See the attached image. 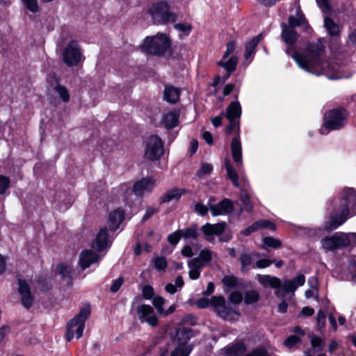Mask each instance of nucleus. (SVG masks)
Segmentation results:
<instances>
[{
    "label": "nucleus",
    "mask_w": 356,
    "mask_h": 356,
    "mask_svg": "<svg viewBox=\"0 0 356 356\" xmlns=\"http://www.w3.org/2000/svg\"><path fill=\"white\" fill-rule=\"evenodd\" d=\"M324 49L319 39L317 43L309 46L307 54L295 52L291 55L289 49L286 53L294 59L299 67L309 73L317 76L323 74L330 79L349 78L350 73L345 64L321 60Z\"/></svg>",
    "instance_id": "1"
},
{
    "label": "nucleus",
    "mask_w": 356,
    "mask_h": 356,
    "mask_svg": "<svg viewBox=\"0 0 356 356\" xmlns=\"http://www.w3.org/2000/svg\"><path fill=\"white\" fill-rule=\"evenodd\" d=\"M356 215V191L353 188H344L341 199L337 203L330 220L325 225L327 230L332 231L343 224L348 218Z\"/></svg>",
    "instance_id": "2"
},
{
    "label": "nucleus",
    "mask_w": 356,
    "mask_h": 356,
    "mask_svg": "<svg viewBox=\"0 0 356 356\" xmlns=\"http://www.w3.org/2000/svg\"><path fill=\"white\" fill-rule=\"evenodd\" d=\"M148 13L155 24H165L177 20V15L171 10L166 1L154 2L148 6Z\"/></svg>",
    "instance_id": "3"
},
{
    "label": "nucleus",
    "mask_w": 356,
    "mask_h": 356,
    "mask_svg": "<svg viewBox=\"0 0 356 356\" xmlns=\"http://www.w3.org/2000/svg\"><path fill=\"white\" fill-rule=\"evenodd\" d=\"M322 248L326 251H332L339 248L356 245V233L346 234L338 232L321 240Z\"/></svg>",
    "instance_id": "4"
},
{
    "label": "nucleus",
    "mask_w": 356,
    "mask_h": 356,
    "mask_svg": "<svg viewBox=\"0 0 356 356\" xmlns=\"http://www.w3.org/2000/svg\"><path fill=\"white\" fill-rule=\"evenodd\" d=\"M170 42L166 34L158 33L154 36H147L141 48L151 55H163L170 47Z\"/></svg>",
    "instance_id": "5"
},
{
    "label": "nucleus",
    "mask_w": 356,
    "mask_h": 356,
    "mask_svg": "<svg viewBox=\"0 0 356 356\" xmlns=\"http://www.w3.org/2000/svg\"><path fill=\"white\" fill-rule=\"evenodd\" d=\"M348 112L343 108H334L327 111L324 115L323 127L320 129L322 134L328 131L339 130L343 128L347 122Z\"/></svg>",
    "instance_id": "6"
},
{
    "label": "nucleus",
    "mask_w": 356,
    "mask_h": 356,
    "mask_svg": "<svg viewBox=\"0 0 356 356\" xmlns=\"http://www.w3.org/2000/svg\"><path fill=\"white\" fill-rule=\"evenodd\" d=\"M90 314V307L87 305L80 309L79 313L72 318L67 325L66 339L70 341L75 336L77 339L82 337L85 322Z\"/></svg>",
    "instance_id": "7"
},
{
    "label": "nucleus",
    "mask_w": 356,
    "mask_h": 356,
    "mask_svg": "<svg viewBox=\"0 0 356 356\" xmlns=\"http://www.w3.org/2000/svg\"><path fill=\"white\" fill-rule=\"evenodd\" d=\"M211 305L218 312V315L225 320L233 321L236 317L240 316L239 313L226 305L225 299L221 296H213L211 298Z\"/></svg>",
    "instance_id": "8"
},
{
    "label": "nucleus",
    "mask_w": 356,
    "mask_h": 356,
    "mask_svg": "<svg viewBox=\"0 0 356 356\" xmlns=\"http://www.w3.org/2000/svg\"><path fill=\"white\" fill-rule=\"evenodd\" d=\"M82 58L81 49L76 41H71L67 44L63 52L64 63L70 67L76 66Z\"/></svg>",
    "instance_id": "9"
},
{
    "label": "nucleus",
    "mask_w": 356,
    "mask_h": 356,
    "mask_svg": "<svg viewBox=\"0 0 356 356\" xmlns=\"http://www.w3.org/2000/svg\"><path fill=\"white\" fill-rule=\"evenodd\" d=\"M138 319L141 323H147L152 327H156L159 323V318L154 309L149 305H140L136 309Z\"/></svg>",
    "instance_id": "10"
},
{
    "label": "nucleus",
    "mask_w": 356,
    "mask_h": 356,
    "mask_svg": "<svg viewBox=\"0 0 356 356\" xmlns=\"http://www.w3.org/2000/svg\"><path fill=\"white\" fill-rule=\"evenodd\" d=\"M241 115V107L238 102H232L226 111V117L229 122V126L227 128V133L231 134L234 129H238V122L237 119H239Z\"/></svg>",
    "instance_id": "11"
},
{
    "label": "nucleus",
    "mask_w": 356,
    "mask_h": 356,
    "mask_svg": "<svg viewBox=\"0 0 356 356\" xmlns=\"http://www.w3.org/2000/svg\"><path fill=\"white\" fill-rule=\"evenodd\" d=\"M225 222H219L216 224L206 223L201 227V231L203 233L205 239L209 243L214 242V237L220 236L225 231Z\"/></svg>",
    "instance_id": "12"
},
{
    "label": "nucleus",
    "mask_w": 356,
    "mask_h": 356,
    "mask_svg": "<svg viewBox=\"0 0 356 356\" xmlns=\"http://www.w3.org/2000/svg\"><path fill=\"white\" fill-rule=\"evenodd\" d=\"M164 154L163 145L156 136L148 137L145 141V156H163Z\"/></svg>",
    "instance_id": "13"
},
{
    "label": "nucleus",
    "mask_w": 356,
    "mask_h": 356,
    "mask_svg": "<svg viewBox=\"0 0 356 356\" xmlns=\"http://www.w3.org/2000/svg\"><path fill=\"white\" fill-rule=\"evenodd\" d=\"M209 200V209L212 216H218L229 213L233 211L234 207L232 202L229 199H224L217 204H211Z\"/></svg>",
    "instance_id": "14"
},
{
    "label": "nucleus",
    "mask_w": 356,
    "mask_h": 356,
    "mask_svg": "<svg viewBox=\"0 0 356 356\" xmlns=\"http://www.w3.org/2000/svg\"><path fill=\"white\" fill-rule=\"evenodd\" d=\"M154 185L155 181L152 178H143L135 183L133 186V192L137 196H143L146 193L151 192Z\"/></svg>",
    "instance_id": "15"
},
{
    "label": "nucleus",
    "mask_w": 356,
    "mask_h": 356,
    "mask_svg": "<svg viewBox=\"0 0 356 356\" xmlns=\"http://www.w3.org/2000/svg\"><path fill=\"white\" fill-rule=\"evenodd\" d=\"M18 291L22 296V303L27 309L30 308L33 302V298L31 295L29 284L25 280L19 279Z\"/></svg>",
    "instance_id": "16"
},
{
    "label": "nucleus",
    "mask_w": 356,
    "mask_h": 356,
    "mask_svg": "<svg viewBox=\"0 0 356 356\" xmlns=\"http://www.w3.org/2000/svg\"><path fill=\"white\" fill-rule=\"evenodd\" d=\"M108 237V233L107 229H100L92 243V248L99 252L107 248L110 245V241Z\"/></svg>",
    "instance_id": "17"
},
{
    "label": "nucleus",
    "mask_w": 356,
    "mask_h": 356,
    "mask_svg": "<svg viewBox=\"0 0 356 356\" xmlns=\"http://www.w3.org/2000/svg\"><path fill=\"white\" fill-rule=\"evenodd\" d=\"M99 259L98 254L92 250H86L81 252L79 257V264L82 269L88 268L91 264L97 262Z\"/></svg>",
    "instance_id": "18"
},
{
    "label": "nucleus",
    "mask_w": 356,
    "mask_h": 356,
    "mask_svg": "<svg viewBox=\"0 0 356 356\" xmlns=\"http://www.w3.org/2000/svg\"><path fill=\"white\" fill-rule=\"evenodd\" d=\"M193 335V332L191 328H179L176 331L173 341L177 343L178 346H190L188 344V341L191 339Z\"/></svg>",
    "instance_id": "19"
},
{
    "label": "nucleus",
    "mask_w": 356,
    "mask_h": 356,
    "mask_svg": "<svg viewBox=\"0 0 356 356\" xmlns=\"http://www.w3.org/2000/svg\"><path fill=\"white\" fill-rule=\"evenodd\" d=\"M305 277L302 274L296 276L293 280H286L282 284L285 293L294 292L298 286L304 285Z\"/></svg>",
    "instance_id": "20"
},
{
    "label": "nucleus",
    "mask_w": 356,
    "mask_h": 356,
    "mask_svg": "<svg viewBox=\"0 0 356 356\" xmlns=\"http://www.w3.org/2000/svg\"><path fill=\"white\" fill-rule=\"evenodd\" d=\"M281 37L285 44L291 45L297 41L298 35L295 31L294 28L288 26L286 24L283 23L282 24Z\"/></svg>",
    "instance_id": "21"
},
{
    "label": "nucleus",
    "mask_w": 356,
    "mask_h": 356,
    "mask_svg": "<svg viewBox=\"0 0 356 356\" xmlns=\"http://www.w3.org/2000/svg\"><path fill=\"white\" fill-rule=\"evenodd\" d=\"M262 38L263 35L260 33L246 43L244 58L246 60H249L248 63L252 61L255 54V49Z\"/></svg>",
    "instance_id": "22"
},
{
    "label": "nucleus",
    "mask_w": 356,
    "mask_h": 356,
    "mask_svg": "<svg viewBox=\"0 0 356 356\" xmlns=\"http://www.w3.org/2000/svg\"><path fill=\"white\" fill-rule=\"evenodd\" d=\"M259 254L256 252L242 253L239 259L241 264V270L243 272H247L250 268H252V266L255 265V264H254V259L259 257Z\"/></svg>",
    "instance_id": "23"
},
{
    "label": "nucleus",
    "mask_w": 356,
    "mask_h": 356,
    "mask_svg": "<svg viewBox=\"0 0 356 356\" xmlns=\"http://www.w3.org/2000/svg\"><path fill=\"white\" fill-rule=\"evenodd\" d=\"M258 282L264 286H270L273 289H279L281 286V280L269 275H257Z\"/></svg>",
    "instance_id": "24"
},
{
    "label": "nucleus",
    "mask_w": 356,
    "mask_h": 356,
    "mask_svg": "<svg viewBox=\"0 0 356 356\" xmlns=\"http://www.w3.org/2000/svg\"><path fill=\"white\" fill-rule=\"evenodd\" d=\"M258 282L264 286H270L273 289H279L281 286V280L269 275H257Z\"/></svg>",
    "instance_id": "25"
},
{
    "label": "nucleus",
    "mask_w": 356,
    "mask_h": 356,
    "mask_svg": "<svg viewBox=\"0 0 356 356\" xmlns=\"http://www.w3.org/2000/svg\"><path fill=\"white\" fill-rule=\"evenodd\" d=\"M186 192L185 189L179 188H173L169 191H168L165 194H163L160 198L161 203H166L169 202L174 200H179L183 194Z\"/></svg>",
    "instance_id": "26"
},
{
    "label": "nucleus",
    "mask_w": 356,
    "mask_h": 356,
    "mask_svg": "<svg viewBox=\"0 0 356 356\" xmlns=\"http://www.w3.org/2000/svg\"><path fill=\"white\" fill-rule=\"evenodd\" d=\"M180 93L181 91L179 88L171 86H167L164 90L163 98L166 102L170 104H175L179 100Z\"/></svg>",
    "instance_id": "27"
},
{
    "label": "nucleus",
    "mask_w": 356,
    "mask_h": 356,
    "mask_svg": "<svg viewBox=\"0 0 356 356\" xmlns=\"http://www.w3.org/2000/svg\"><path fill=\"white\" fill-rule=\"evenodd\" d=\"M179 113L177 111L167 113L163 115L162 123L167 129L175 127L179 122Z\"/></svg>",
    "instance_id": "28"
},
{
    "label": "nucleus",
    "mask_w": 356,
    "mask_h": 356,
    "mask_svg": "<svg viewBox=\"0 0 356 356\" xmlns=\"http://www.w3.org/2000/svg\"><path fill=\"white\" fill-rule=\"evenodd\" d=\"M124 218V212L120 209H118L110 213L109 225L111 229H117Z\"/></svg>",
    "instance_id": "29"
},
{
    "label": "nucleus",
    "mask_w": 356,
    "mask_h": 356,
    "mask_svg": "<svg viewBox=\"0 0 356 356\" xmlns=\"http://www.w3.org/2000/svg\"><path fill=\"white\" fill-rule=\"evenodd\" d=\"M246 350L243 343H236L232 346L225 348L223 350L225 356H241Z\"/></svg>",
    "instance_id": "30"
},
{
    "label": "nucleus",
    "mask_w": 356,
    "mask_h": 356,
    "mask_svg": "<svg viewBox=\"0 0 356 356\" xmlns=\"http://www.w3.org/2000/svg\"><path fill=\"white\" fill-rule=\"evenodd\" d=\"M56 270L66 285L72 284L71 271L68 266L60 264L57 266Z\"/></svg>",
    "instance_id": "31"
},
{
    "label": "nucleus",
    "mask_w": 356,
    "mask_h": 356,
    "mask_svg": "<svg viewBox=\"0 0 356 356\" xmlns=\"http://www.w3.org/2000/svg\"><path fill=\"white\" fill-rule=\"evenodd\" d=\"M225 165L227 171V177L232 180L234 186L238 188L239 182L238 174L227 159L225 160Z\"/></svg>",
    "instance_id": "32"
},
{
    "label": "nucleus",
    "mask_w": 356,
    "mask_h": 356,
    "mask_svg": "<svg viewBox=\"0 0 356 356\" xmlns=\"http://www.w3.org/2000/svg\"><path fill=\"white\" fill-rule=\"evenodd\" d=\"M324 26L330 36H337L340 33L339 26L328 17H324Z\"/></svg>",
    "instance_id": "33"
},
{
    "label": "nucleus",
    "mask_w": 356,
    "mask_h": 356,
    "mask_svg": "<svg viewBox=\"0 0 356 356\" xmlns=\"http://www.w3.org/2000/svg\"><path fill=\"white\" fill-rule=\"evenodd\" d=\"M287 26L292 28L303 26L305 29H309L305 17L302 14H298L297 17L290 16L289 18V25Z\"/></svg>",
    "instance_id": "34"
},
{
    "label": "nucleus",
    "mask_w": 356,
    "mask_h": 356,
    "mask_svg": "<svg viewBox=\"0 0 356 356\" xmlns=\"http://www.w3.org/2000/svg\"><path fill=\"white\" fill-rule=\"evenodd\" d=\"M237 63L238 58L236 56H232L227 61H224L222 59L218 62V65L225 69L228 73H231L236 70Z\"/></svg>",
    "instance_id": "35"
},
{
    "label": "nucleus",
    "mask_w": 356,
    "mask_h": 356,
    "mask_svg": "<svg viewBox=\"0 0 356 356\" xmlns=\"http://www.w3.org/2000/svg\"><path fill=\"white\" fill-rule=\"evenodd\" d=\"M181 234L184 238L196 239L198 237V227L197 225H192L184 229H180Z\"/></svg>",
    "instance_id": "36"
},
{
    "label": "nucleus",
    "mask_w": 356,
    "mask_h": 356,
    "mask_svg": "<svg viewBox=\"0 0 356 356\" xmlns=\"http://www.w3.org/2000/svg\"><path fill=\"white\" fill-rule=\"evenodd\" d=\"M154 268L159 271H165L168 266L166 259L163 257H155L151 261Z\"/></svg>",
    "instance_id": "37"
},
{
    "label": "nucleus",
    "mask_w": 356,
    "mask_h": 356,
    "mask_svg": "<svg viewBox=\"0 0 356 356\" xmlns=\"http://www.w3.org/2000/svg\"><path fill=\"white\" fill-rule=\"evenodd\" d=\"M240 200L242 202V203L243 204L245 209L247 211L251 212L253 210L254 205L250 200V195L248 194V193L245 190L241 191Z\"/></svg>",
    "instance_id": "38"
},
{
    "label": "nucleus",
    "mask_w": 356,
    "mask_h": 356,
    "mask_svg": "<svg viewBox=\"0 0 356 356\" xmlns=\"http://www.w3.org/2000/svg\"><path fill=\"white\" fill-rule=\"evenodd\" d=\"M192 350L191 346H178L170 356H188Z\"/></svg>",
    "instance_id": "39"
},
{
    "label": "nucleus",
    "mask_w": 356,
    "mask_h": 356,
    "mask_svg": "<svg viewBox=\"0 0 356 356\" xmlns=\"http://www.w3.org/2000/svg\"><path fill=\"white\" fill-rule=\"evenodd\" d=\"M165 303V300L161 296H157L152 299V305L160 315H163L164 313L163 305Z\"/></svg>",
    "instance_id": "40"
},
{
    "label": "nucleus",
    "mask_w": 356,
    "mask_h": 356,
    "mask_svg": "<svg viewBox=\"0 0 356 356\" xmlns=\"http://www.w3.org/2000/svg\"><path fill=\"white\" fill-rule=\"evenodd\" d=\"M259 298V295L256 291H248L244 296V302L247 305L257 302Z\"/></svg>",
    "instance_id": "41"
},
{
    "label": "nucleus",
    "mask_w": 356,
    "mask_h": 356,
    "mask_svg": "<svg viewBox=\"0 0 356 356\" xmlns=\"http://www.w3.org/2000/svg\"><path fill=\"white\" fill-rule=\"evenodd\" d=\"M256 228L258 229H263V228H267L272 231H275L276 226L275 225L268 220H259L254 222Z\"/></svg>",
    "instance_id": "42"
},
{
    "label": "nucleus",
    "mask_w": 356,
    "mask_h": 356,
    "mask_svg": "<svg viewBox=\"0 0 356 356\" xmlns=\"http://www.w3.org/2000/svg\"><path fill=\"white\" fill-rule=\"evenodd\" d=\"M231 148L232 156H241V143L238 138L235 137L233 138L231 144Z\"/></svg>",
    "instance_id": "43"
},
{
    "label": "nucleus",
    "mask_w": 356,
    "mask_h": 356,
    "mask_svg": "<svg viewBox=\"0 0 356 356\" xmlns=\"http://www.w3.org/2000/svg\"><path fill=\"white\" fill-rule=\"evenodd\" d=\"M213 170V166L210 163H202L200 168L197 172V176L199 178H202L206 175H208L211 173Z\"/></svg>",
    "instance_id": "44"
},
{
    "label": "nucleus",
    "mask_w": 356,
    "mask_h": 356,
    "mask_svg": "<svg viewBox=\"0 0 356 356\" xmlns=\"http://www.w3.org/2000/svg\"><path fill=\"white\" fill-rule=\"evenodd\" d=\"M309 339L311 341L312 348H314L316 351H321L323 350L324 343L321 338L315 337L314 335H310Z\"/></svg>",
    "instance_id": "45"
},
{
    "label": "nucleus",
    "mask_w": 356,
    "mask_h": 356,
    "mask_svg": "<svg viewBox=\"0 0 356 356\" xmlns=\"http://www.w3.org/2000/svg\"><path fill=\"white\" fill-rule=\"evenodd\" d=\"M174 27L184 35H188L192 29L191 25L188 23H178L175 24Z\"/></svg>",
    "instance_id": "46"
},
{
    "label": "nucleus",
    "mask_w": 356,
    "mask_h": 356,
    "mask_svg": "<svg viewBox=\"0 0 356 356\" xmlns=\"http://www.w3.org/2000/svg\"><path fill=\"white\" fill-rule=\"evenodd\" d=\"M263 242L266 246L273 248H278L282 245L280 240L273 237H265L263 238Z\"/></svg>",
    "instance_id": "47"
},
{
    "label": "nucleus",
    "mask_w": 356,
    "mask_h": 356,
    "mask_svg": "<svg viewBox=\"0 0 356 356\" xmlns=\"http://www.w3.org/2000/svg\"><path fill=\"white\" fill-rule=\"evenodd\" d=\"M55 90L63 102H67L69 101L70 95L67 90L64 86L58 85L56 86Z\"/></svg>",
    "instance_id": "48"
},
{
    "label": "nucleus",
    "mask_w": 356,
    "mask_h": 356,
    "mask_svg": "<svg viewBox=\"0 0 356 356\" xmlns=\"http://www.w3.org/2000/svg\"><path fill=\"white\" fill-rule=\"evenodd\" d=\"M274 262V260L261 259L256 261L255 265L252 266V268H265L270 266Z\"/></svg>",
    "instance_id": "49"
},
{
    "label": "nucleus",
    "mask_w": 356,
    "mask_h": 356,
    "mask_svg": "<svg viewBox=\"0 0 356 356\" xmlns=\"http://www.w3.org/2000/svg\"><path fill=\"white\" fill-rule=\"evenodd\" d=\"M212 254H213V252L210 250L205 248L200 251L198 257L201 260H202L205 264H207L211 261Z\"/></svg>",
    "instance_id": "50"
},
{
    "label": "nucleus",
    "mask_w": 356,
    "mask_h": 356,
    "mask_svg": "<svg viewBox=\"0 0 356 356\" xmlns=\"http://www.w3.org/2000/svg\"><path fill=\"white\" fill-rule=\"evenodd\" d=\"M301 339L297 335L289 336L284 342V344L289 348H293L297 343L300 342Z\"/></svg>",
    "instance_id": "51"
},
{
    "label": "nucleus",
    "mask_w": 356,
    "mask_h": 356,
    "mask_svg": "<svg viewBox=\"0 0 356 356\" xmlns=\"http://www.w3.org/2000/svg\"><path fill=\"white\" fill-rule=\"evenodd\" d=\"M26 8L32 13H36L38 10L37 0H22Z\"/></svg>",
    "instance_id": "52"
},
{
    "label": "nucleus",
    "mask_w": 356,
    "mask_h": 356,
    "mask_svg": "<svg viewBox=\"0 0 356 356\" xmlns=\"http://www.w3.org/2000/svg\"><path fill=\"white\" fill-rule=\"evenodd\" d=\"M182 238L180 229L170 234L168 236V242L172 245H177L179 241L180 238Z\"/></svg>",
    "instance_id": "53"
},
{
    "label": "nucleus",
    "mask_w": 356,
    "mask_h": 356,
    "mask_svg": "<svg viewBox=\"0 0 356 356\" xmlns=\"http://www.w3.org/2000/svg\"><path fill=\"white\" fill-rule=\"evenodd\" d=\"M159 212V209L156 207H149L146 209L145 213L144 216L142 218L141 221L143 222L147 220L149 218H150L153 215Z\"/></svg>",
    "instance_id": "54"
},
{
    "label": "nucleus",
    "mask_w": 356,
    "mask_h": 356,
    "mask_svg": "<svg viewBox=\"0 0 356 356\" xmlns=\"http://www.w3.org/2000/svg\"><path fill=\"white\" fill-rule=\"evenodd\" d=\"M206 264L201 260L199 257H195L188 261V267H194L197 269H201Z\"/></svg>",
    "instance_id": "55"
},
{
    "label": "nucleus",
    "mask_w": 356,
    "mask_h": 356,
    "mask_svg": "<svg viewBox=\"0 0 356 356\" xmlns=\"http://www.w3.org/2000/svg\"><path fill=\"white\" fill-rule=\"evenodd\" d=\"M142 294L145 300L154 298V289L151 286L146 285L143 288Z\"/></svg>",
    "instance_id": "56"
},
{
    "label": "nucleus",
    "mask_w": 356,
    "mask_h": 356,
    "mask_svg": "<svg viewBox=\"0 0 356 356\" xmlns=\"http://www.w3.org/2000/svg\"><path fill=\"white\" fill-rule=\"evenodd\" d=\"M10 185V180L8 177L0 175V195L3 194Z\"/></svg>",
    "instance_id": "57"
},
{
    "label": "nucleus",
    "mask_w": 356,
    "mask_h": 356,
    "mask_svg": "<svg viewBox=\"0 0 356 356\" xmlns=\"http://www.w3.org/2000/svg\"><path fill=\"white\" fill-rule=\"evenodd\" d=\"M123 282L124 278L122 277H120L118 279L113 280L111 286V291L113 293H116L120 289Z\"/></svg>",
    "instance_id": "58"
},
{
    "label": "nucleus",
    "mask_w": 356,
    "mask_h": 356,
    "mask_svg": "<svg viewBox=\"0 0 356 356\" xmlns=\"http://www.w3.org/2000/svg\"><path fill=\"white\" fill-rule=\"evenodd\" d=\"M236 48V43L234 41L229 42L227 44L226 51L223 54L222 59L225 60L227 58L230 54H232Z\"/></svg>",
    "instance_id": "59"
},
{
    "label": "nucleus",
    "mask_w": 356,
    "mask_h": 356,
    "mask_svg": "<svg viewBox=\"0 0 356 356\" xmlns=\"http://www.w3.org/2000/svg\"><path fill=\"white\" fill-rule=\"evenodd\" d=\"M316 1L323 13H327L330 11L329 0H316Z\"/></svg>",
    "instance_id": "60"
},
{
    "label": "nucleus",
    "mask_w": 356,
    "mask_h": 356,
    "mask_svg": "<svg viewBox=\"0 0 356 356\" xmlns=\"http://www.w3.org/2000/svg\"><path fill=\"white\" fill-rule=\"evenodd\" d=\"M243 299L241 293L238 291H234L229 295V300L234 304H239Z\"/></svg>",
    "instance_id": "61"
},
{
    "label": "nucleus",
    "mask_w": 356,
    "mask_h": 356,
    "mask_svg": "<svg viewBox=\"0 0 356 356\" xmlns=\"http://www.w3.org/2000/svg\"><path fill=\"white\" fill-rule=\"evenodd\" d=\"M316 321L319 328H323L325 326V316L323 311L320 310L318 312Z\"/></svg>",
    "instance_id": "62"
},
{
    "label": "nucleus",
    "mask_w": 356,
    "mask_h": 356,
    "mask_svg": "<svg viewBox=\"0 0 356 356\" xmlns=\"http://www.w3.org/2000/svg\"><path fill=\"white\" fill-rule=\"evenodd\" d=\"M195 211L200 215L204 216L208 212V208L201 203H197L195 205Z\"/></svg>",
    "instance_id": "63"
},
{
    "label": "nucleus",
    "mask_w": 356,
    "mask_h": 356,
    "mask_svg": "<svg viewBox=\"0 0 356 356\" xmlns=\"http://www.w3.org/2000/svg\"><path fill=\"white\" fill-rule=\"evenodd\" d=\"M245 356H268V353L262 348L255 349Z\"/></svg>",
    "instance_id": "64"
}]
</instances>
